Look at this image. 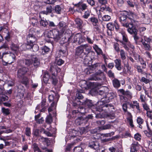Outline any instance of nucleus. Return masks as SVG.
Instances as JSON below:
<instances>
[{
	"mask_svg": "<svg viewBox=\"0 0 152 152\" xmlns=\"http://www.w3.org/2000/svg\"><path fill=\"white\" fill-rule=\"evenodd\" d=\"M133 18V14L130 12L129 14L127 21H126V15L123 13L121 14L119 19L120 21L123 26L125 27L128 28V32L131 34H133V23L132 22Z\"/></svg>",
	"mask_w": 152,
	"mask_h": 152,
	"instance_id": "nucleus-1",
	"label": "nucleus"
},
{
	"mask_svg": "<svg viewBox=\"0 0 152 152\" xmlns=\"http://www.w3.org/2000/svg\"><path fill=\"white\" fill-rule=\"evenodd\" d=\"M35 33L33 29H30L29 34L27 37V43L26 47L30 46L32 48L34 43H35L37 40V39L34 35Z\"/></svg>",
	"mask_w": 152,
	"mask_h": 152,
	"instance_id": "nucleus-2",
	"label": "nucleus"
},
{
	"mask_svg": "<svg viewBox=\"0 0 152 152\" xmlns=\"http://www.w3.org/2000/svg\"><path fill=\"white\" fill-rule=\"evenodd\" d=\"M104 77L103 72L100 70L96 72L93 75L92 77H89L88 79L90 80H100Z\"/></svg>",
	"mask_w": 152,
	"mask_h": 152,
	"instance_id": "nucleus-3",
	"label": "nucleus"
},
{
	"mask_svg": "<svg viewBox=\"0 0 152 152\" xmlns=\"http://www.w3.org/2000/svg\"><path fill=\"white\" fill-rule=\"evenodd\" d=\"M28 70V68L23 67L18 69L16 74L17 77L20 78L23 77Z\"/></svg>",
	"mask_w": 152,
	"mask_h": 152,
	"instance_id": "nucleus-4",
	"label": "nucleus"
},
{
	"mask_svg": "<svg viewBox=\"0 0 152 152\" xmlns=\"http://www.w3.org/2000/svg\"><path fill=\"white\" fill-rule=\"evenodd\" d=\"M75 7L77 8L76 10L79 12H81L87 9L88 6L86 4L83 3L82 2L80 1L77 4L74 5Z\"/></svg>",
	"mask_w": 152,
	"mask_h": 152,
	"instance_id": "nucleus-5",
	"label": "nucleus"
},
{
	"mask_svg": "<svg viewBox=\"0 0 152 152\" xmlns=\"http://www.w3.org/2000/svg\"><path fill=\"white\" fill-rule=\"evenodd\" d=\"M114 94L113 93H108L106 94L104 97L101 98V100L98 102L99 104H101L102 103H106L110 102V100L113 99L114 98Z\"/></svg>",
	"mask_w": 152,
	"mask_h": 152,
	"instance_id": "nucleus-6",
	"label": "nucleus"
},
{
	"mask_svg": "<svg viewBox=\"0 0 152 152\" xmlns=\"http://www.w3.org/2000/svg\"><path fill=\"white\" fill-rule=\"evenodd\" d=\"M5 54V57L9 63V64H11L14 62L15 60V54L12 53L6 52L3 53V55Z\"/></svg>",
	"mask_w": 152,
	"mask_h": 152,
	"instance_id": "nucleus-7",
	"label": "nucleus"
},
{
	"mask_svg": "<svg viewBox=\"0 0 152 152\" xmlns=\"http://www.w3.org/2000/svg\"><path fill=\"white\" fill-rule=\"evenodd\" d=\"M70 36L72 37L71 42L73 43H75L78 41V43H80L83 42L82 36L80 34H77L75 35L72 34Z\"/></svg>",
	"mask_w": 152,
	"mask_h": 152,
	"instance_id": "nucleus-8",
	"label": "nucleus"
},
{
	"mask_svg": "<svg viewBox=\"0 0 152 152\" xmlns=\"http://www.w3.org/2000/svg\"><path fill=\"white\" fill-rule=\"evenodd\" d=\"M134 57L136 61L140 62L141 64L142 65V68H145L146 66L145 61H144L143 59L140 57V56L134 53Z\"/></svg>",
	"mask_w": 152,
	"mask_h": 152,
	"instance_id": "nucleus-9",
	"label": "nucleus"
},
{
	"mask_svg": "<svg viewBox=\"0 0 152 152\" xmlns=\"http://www.w3.org/2000/svg\"><path fill=\"white\" fill-rule=\"evenodd\" d=\"M75 55L80 58H83L85 55L81 45L76 49Z\"/></svg>",
	"mask_w": 152,
	"mask_h": 152,
	"instance_id": "nucleus-10",
	"label": "nucleus"
},
{
	"mask_svg": "<svg viewBox=\"0 0 152 152\" xmlns=\"http://www.w3.org/2000/svg\"><path fill=\"white\" fill-rule=\"evenodd\" d=\"M105 103L104 102L102 103L101 104H99L98 102V104L99 105L96 107V110L99 112L104 111L105 112H108L107 104H105Z\"/></svg>",
	"mask_w": 152,
	"mask_h": 152,
	"instance_id": "nucleus-11",
	"label": "nucleus"
},
{
	"mask_svg": "<svg viewBox=\"0 0 152 152\" xmlns=\"http://www.w3.org/2000/svg\"><path fill=\"white\" fill-rule=\"evenodd\" d=\"M77 104L79 105H83L88 107H91L93 106V104L91 100L86 99L83 102L80 101L78 102Z\"/></svg>",
	"mask_w": 152,
	"mask_h": 152,
	"instance_id": "nucleus-12",
	"label": "nucleus"
},
{
	"mask_svg": "<svg viewBox=\"0 0 152 152\" xmlns=\"http://www.w3.org/2000/svg\"><path fill=\"white\" fill-rule=\"evenodd\" d=\"M31 60L35 68H37L40 65L39 61L36 56L32 55L31 56Z\"/></svg>",
	"mask_w": 152,
	"mask_h": 152,
	"instance_id": "nucleus-13",
	"label": "nucleus"
},
{
	"mask_svg": "<svg viewBox=\"0 0 152 152\" xmlns=\"http://www.w3.org/2000/svg\"><path fill=\"white\" fill-rule=\"evenodd\" d=\"M53 38L56 40H58L62 37V34L57 30L54 29L53 30Z\"/></svg>",
	"mask_w": 152,
	"mask_h": 152,
	"instance_id": "nucleus-14",
	"label": "nucleus"
},
{
	"mask_svg": "<svg viewBox=\"0 0 152 152\" xmlns=\"http://www.w3.org/2000/svg\"><path fill=\"white\" fill-rule=\"evenodd\" d=\"M53 38L56 40H58L62 37V34L57 30L54 29L53 30Z\"/></svg>",
	"mask_w": 152,
	"mask_h": 152,
	"instance_id": "nucleus-15",
	"label": "nucleus"
},
{
	"mask_svg": "<svg viewBox=\"0 0 152 152\" xmlns=\"http://www.w3.org/2000/svg\"><path fill=\"white\" fill-rule=\"evenodd\" d=\"M81 45L84 52V50H85V52H84L85 55L86 56L88 55L90 53L91 50V47L89 45L87 44L82 45Z\"/></svg>",
	"mask_w": 152,
	"mask_h": 152,
	"instance_id": "nucleus-16",
	"label": "nucleus"
},
{
	"mask_svg": "<svg viewBox=\"0 0 152 152\" xmlns=\"http://www.w3.org/2000/svg\"><path fill=\"white\" fill-rule=\"evenodd\" d=\"M24 64H25L26 66H29L32 64V61L29 59H25L23 60H19L18 62V64L19 66L23 65Z\"/></svg>",
	"mask_w": 152,
	"mask_h": 152,
	"instance_id": "nucleus-17",
	"label": "nucleus"
},
{
	"mask_svg": "<svg viewBox=\"0 0 152 152\" xmlns=\"http://www.w3.org/2000/svg\"><path fill=\"white\" fill-rule=\"evenodd\" d=\"M52 7L50 5L47 6L46 8V10L42 11L40 12V15L39 16V17L41 18V14H45L48 15L52 12Z\"/></svg>",
	"mask_w": 152,
	"mask_h": 152,
	"instance_id": "nucleus-18",
	"label": "nucleus"
},
{
	"mask_svg": "<svg viewBox=\"0 0 152 152\" xmlns=\"http://www.w3.org/2000/svg\"><path fill=\"white\" fill-rule=\"evenodd\" d=\"M114 26L115 24L112 23H109L107 24V27L108 29L107 32L108 35H111V31L114 30Z\"/></svg>",
	"mask_w": 152,
	"mask_h": 152,
	"instance_id": "nucleus-19",
	"label": "nucleus"
},
{
	"mask_svg": "<svg viewBox=\"0 0 152 152\" xmlns=\"http://www.w3.org/2000/svg\"><path fill=\"white\" fill-rule=\"evenodd\" d=\"M83 62L85 64L87 65H89L90 64H91L92 61V59L88 56L85 55L84 57Z\"/></svg>",
	"mask_w": 152,
	"mask_h": 152,
	"instance_id": "nucleus-20",
	"label": "nucleus"
},
{
	"mask_svg": "<svg viewBox=\"0 0 152 152\" xmlns=\"http://www.w3.org/2000/svg\"><path fill=\"white\" fill-rule=\"evenodd\" d=\"M64 37L62 38V40L64 42V43L68 42V43L71 42L72 36H69L67 33H65L64 34Z\"/></svg>",
	"mask_w": 152,
	"mask_h": 152,
	"instance_id": "nucleus-21",
	"label": "nucleus"
},
{
	"mask_svg": "<svg viewBox=\"0 0 152 152\" xmlns=\"http://www.w3.org/2000/svg\"><path fill=\"white\" fill-rule=\"evenodd\" d=\"M135 107L137 109L136 113H140L142 112V109L140 108L139 103L136 101H134V108Z\"/></svg>",
	"mask_w": 152,
	"mask_h": 152,
	"instance_id": "nucleus-22",
	"label": "nucleus"
},
{
	"mask_svg": "<svg viewBox=\"0 0 152 152\" xmlns=\"http://www.w3.org/2000/svg\"><path fill=\"white\" fill-rule=\"evenodd\" d=\"M135 26L136 27V28L137 29L138 31L139 30V31L140 33H141V31H144L146 30V28L145 27H142L141 28L139 27V23L138 22H136L134 20V27L135 26Z\"/></svg>",
	"mask_w": 152,
	"mask_h": 152,
	"instance_id": "nucleus-23",
	"label": "nucleus"
},
{
	"mask_svg": "<svg viewBox=\"0 0 152 152\" xmlns=\"http://www.w3.org/2000/svg\"><path fill=\"white\" fill-rule=\"evenodd\" d=\"M86 120L83 117H78L75 120V123L77 125H80L86 121Z\"/></svg>",
	"mask_w": 152,
	"mask_h": 152,
	"instance_id": "nucleus-24",
	"label": "nucleus"
},
{
	"mask_svg": "<svg viewBox=\"0 0 152 152\" xmlns=\"http://www.w3.org/2000/svg\"><path fill=\"white\" fill-rule=\"evenodd\" d=\"M115 63V67L118 70L121 69V60L119 59H116L114 61Z\"/></svg>",
	"mask_w": 152,
	"mask_h": 152,
	"instance_id": "nucleus-25",
	"label": "nucleus"
},
{
	"mask_svg": "<svg viewBox=\"0 0 152 152\" xmlns=\"http://www.w3.org/2000/svg\"><path fill=\"white\" fill-rule=\"evenodd\" d=\"M135 69L137 70L139 73H140L141 74H143L144 72L143 69L144 68H142V66L141 67L140 66L135 64L134 66Z\"/></svg>",
	"mask_w": 152,
	"mask_h": 152,
	"instance_id": "nucleus-26",
	"label": "nucleus"
},
{
	"mask_svg": "<svg viewBox=\"0 0 152 152\" xmlns=\"http://www.w3.org/2000/svg\"><path fill=\"white\" fill-rule=\"evenodd\" d=\"M93 48L98 55L102 54L103 53L102 50L99 48L97 45H94L93 46Z\"/></svg>",
	"mask_w": 152,
	"mask_h": 152,
	"instance_id": "nucleus-27",
	"label": "nucleus"
},
{
	"mask_svg": "<svg viewBox=\"0 0 152 152\" xmlns=\"http://www.w3.org/2000/svg\"><path fill=\"white\" fill-rule=\"evenodd\" d=\"M58 26L60 29L62 30L63 31L65 30L67 28L65 23L63 21L60 22L58 25Z\"/></svg>",
	"mask_w": 152,
	"mask_h": 152,
	"instance_id": "nucleus-28",
	"label": "nucleus"
},
{
	"mask_svg": "<svg viewBox=\"0 0 152 152\" xmlns=\"http://www.w3.org/2000/svg\"><path fill=\"white\" fill-rule=\"evenodd\" d=\"M138 30L136 28V27L135 26H135H134V39L135 41L138 38H140L137 35V32Z\"/></svg>",
	"mask_w": 152,
	"mask_h": 152,
	"instance_id": "nucleus-29",
	"label": "nucleus"
},
{
	"mask_svg": "<svg viewBox=\"0 0 152 152\" xmlns=\"http://www.w3.org/2000/svg\"><path fill=\"white\" fill-rule=\"evenodd\" d=\"M51 79L52 84L54 85H56L58 81L57 77L55 75L52 74Z\"/></svg>",
	"mask_w": 152,
	"mask_h": 152,
	"instance_id": "nucleus-30",
	"label": "nucleus"
},
{
	"mask_svg": "<svg viewBox=\"0 0 152 152\" xmlns=\"http://www.w3.org/2000/svg\"><path fill=\"white\" fill-rule=\"evenodd\" d=\"M113 83L114 86L115 88H118L120 86L119 81L116 78L113 80Z\"/></svg>",
	"mask_w": 152,
	"mask_h": 152,
	"instance_id": "nucleus-31",
	"label": "nucleus"
},
{
	"mask_svg": "<svg viewBox=\"0 0 152 152\" xmlns=\"http://www.w3.org/2000/svg\"><path fill=\"white\" fill-rule=\"evenodd\" d=\"M97 95L98 97L100 98L101 100V98L104 97L106 96V94L103 91L99 90L98 91Z\"/></svg>",
	"mask_w": 152,
	"mask_h": 152,
	"instance_id": "nucleus-32",
	"label": "nucleus"
},
{
	"mask_svg": "<svg viewBox=\"0 0 152 152\" xmlns=\"http://www.w3.org/2000/svg\"><path fill=\"white\" fill-rule=\"evenodd\" d=\"M75 21L79 28H80L83 23L82 20L80 18H77L75 20Z\"/></svg>",
	"mask_w": 152,
	"mask_h": 152,
	"instance_id": "nucleus-33",
	"label": "nucleus"
},
{
	"mask_svg": "<svg viewBox=\"0 0 152 152\" xmlns=\"http://www.w3.org/2000/svg\"><path fill=\"white\" fill-rule=\"evenodd\" d=\"M142 44L143 45L145 50H149L151 48V46L147 42L146 43L145 41H142Z\"/></svg>",
	"mask_w": 152,
	"mask_h": 152,
	"instance_id": "nucleus-34",
	"label": "nucleus"
},
{
	"mask_svg": "<svg viewBox=\"0 0 152 152\" xmlns=\"http://www.w3.org/2000/svg\"><path fill=\"white\" fill-rule=\"evenodd\" d=\"M142 136L139 133H137L135 134L134 137V138L137 141H140L141 140Z\"/></svg>",
	"mask_w": 152,
	"mask_h": 152,
	"instance_id": "nucleus-35",
	"label": "nucleus"
},
{
	"mask_svg": "<svg viewBox=\"0 0 152 152\" xmlns=\"http://www.w3.org/2000/svg\"><path fill=\"white\" fill-rule=\"evenodd\" d=\"M83 98V96L82 94L80 92H78L76 94L75 99V100H77V104L78 103V102L79 101H77V99L79 100L81 99H82Z\"/></svg>",
	"mask_w": 152,
	"mask_h": 152,
	"instance_id": "nucleus-36",
	"label": "nucleus"
},
{
	"mask_svg": "<svg viewBox=\"0 0 152 152\" xmlns=\"http://www.w3.org/2000/svg\"><path fill=\"white\" fill-rule=\"evenodd\" d=\"M11 50L14 51H17L19 50V46L17 45L12 43L10 46Z\"/></svg>",
	"mask_w": 152,
	"mask_h": 152,
	"instance_id": "nucleus-37",
	"label": "nucleus"
},
{
	"mask_svg": "<svg viewBox=\"0 0 152 152\" xmlns=\"http://www.w3.org/2000/svg\"><path fill=\"white\" fill-rule=\"evenodd\" d=\"M20 79H22L21 81L22 83L26 86L27 85L28 83V79L27 77L24 76L23 77L20 78Z\"/></svg>",
	"mask_w": 152,
	"mask_h": 152,
	"instance_id": "nucleus-38",
	"label": "nucleus"
},
{
	"mask_svg": "<svg viewBox=\"0 0 152 152\" xmlns=\"http://www.w3.org/2000/svg\"><path fill=\"white\" fill-rule=\"evenodd\" d=\"M50 78V75L48 73H46L43 76V80L44 83H47L48 82Z\"/></svg>",
	"mask_w": 152,
	"mask_h": 152,
	"instance_id": "nucleus-39",
	"label": "nucleus"
},
{
	"mask_svg": "<svg viewBox=\"0 0 152 152\" xmlns=\"http://www.w3.org/2000/svg\"><path fill=\"white\" fill-rule=\"evenodd\" d=\"M120 55L122 59L124 60L126 58V54L123 50L120 51Z\"/></svg>",
	"mask_w": 152,
	"mask_h": 152,
	"instance_id": "nucleus-40",
	"label": "nucleus"
},
{
	"mask_svg": "<svg viewBox=\"0 0 152 152\" xmlns=\"http://www.w3.org/2000/svg\"><path fill=\"white\" fill-rule=\"evenodd\" d=\"M2 113L6 115H9L10 113V110L8 108H5L4 107H2L1 109Z\"/></svg>",
	"mask_w": 152,
	"mask_h": 152,
	"instance_id": "nucleus-41",
	"label": "nucleus"
},
{
	"mask_svg": "<svg viewBox=\"0 0 152 152\" xmlns=\"http://www.w3.org/2000/svg\"><path fill=\"white\" fill-rule=\"evenodd\" d=\"M52 121L53 120L51 114L50 113L48 115L46 118V121L47 123L50 124L52 122Z\"/></svg>",
	"mask_w": 152,
	"mask_h": 152,
	"instance_id": "nucleus-42",
	"label": "nucleus"
},
{
	"mask_svg": "<svg viewBox=\"0 0 152 152\" xmlns=\"http://www.w3.org/2000/svg\"><path fill=\"white\" fill-rule=\"evenodd\" d=\"M46 36L48 38H53V30L49 31H46L45 32Z\"/></svg>",
	"mask_w": 152,
	"mask_h": 152,
	"instance_id": "nucleus-43",
	"label": "nucleus"
},
{
	"mask_svg": "<svg viewBox=\"0 0 152 152\" xmlns=\"http://www.w3.org/2000/svg\"><path fill=\"white\" fill-rule=\"evenodd\" d=\"M73 136H80L83 134V132H81L80 131L73 130L72 131Z\"/></svg>",
	"mask_w": 152,
	"mask_h": 152,
	"instance_id": "nucleus-44",
	"label": "nucleus"
},
{
	"mask_svg": "<svg viewBox=\"0 0 152 152\" xmlns=\"http://www.w3.org/2000/svg\"><path fill=\"white\" fill-rule=\"evenodd\" d=\"M142 105L144 110H146L147 112L150 111L149 106L145 102L144 103H142Z\"/></svg>",
	"mask_w": 152,
	"mask_h": 152,
	"instance_id": "nucleus-45",
	"label": "nucleus"
},
{
	"mask_svg": "<svg viewBox=\"0 0 152 152\" xmlns=\"http://www.w3.org/2000/svg\"><path fill=\"white\" fill-rule=\"evenodd\" d=\"M74 152H84V150L80 146H77L74 149Z\"/></svg>",
	"mask_w": 152,
	"mask_h": 152,
	"instance_id": "nucleus-46",
	"label": "nucleus"
},
{
	"mask_svg": "<svg viewBox=\"0 0 152 152\" xmlns=\"http://www.w3.org/2000/svg\"><path fill=\"white\" fill-rule=\"evenodd\" d=\"M32 48H31L30 46H28L26 47V48L28 49L32 48L33 49V51L34 52L38 50V46L37 45L35 44V43H34V44H33V46H32Z\"/></svg>",
	"mask_w": 152,
	"mask_h": 152,
	"instance_id": "nucleus-47",
	"label": "nucleus"
},
{
	"mask_svg": "<svg viewBox=\"0 0 152 152\" xmlns=\"http://www.w3.org/2000/svg\"><path fill=\"white\" fill-rule=\"evenodd\" d=\"M111 126L110 124L105 125L99 127V129L101 130L109 129L111 128Z\"/></svg>",
	"mask_w": 152,
	"mask_h": 152,
	"instance_id": "nucleus-48",
	"label": "nucleus"
},
{
	"mask_svg": "<svg viewBox=\"0 0 152 152\" xmlns=\"http://www.w3.org/2000/svg\"><path fill=\"white\" fill-rule=\"evenodd\" d=\"M99 66H100V64L99 63H96L93 65H92V66L90 68V69L89 70H88V71L89 72V73H92V72L91 71V70H94V69H95L98 67Z\"/></svg>",
	"mask_w": 152,
	"mask_h": 152,
	"instance_id": "nucleus-49",
	"label": "nucleus"
},
{
	"mask_svg": "<svg viewBox=\"0 0 152 152\" xmlns=\"http://www.w3.org/2000/svg\"><path fill=\"white\" fill-rule=\"evenodd\" d=\"M40 23L41 25L45 27H46L48 25V23L46 20L44 19H41L40 21Z\"/></svg>",
	"mask_w": 152,
	"mask_h": 152,
	"instance_id": "nucleus-50",
	"label": "nucleus"
},
{
	"mask_svg": "<svg viewBox=\"0 0 152 152\" xmlns=\"http://www.w3.org/2000/svg\"><path fill=\"white\" fill-rule=\"evenodd\" d=\"M90 20L93 25H96L98 23V19L94 17H92L90 18Z\"/></svg>",
	"mask_w": 152,
	"mask_h": 152,
	"instance_id": "nucleus-51",
	"label": "nucleus"
},
{
	"mask_svg": "<svg viewBox=\"0 0 152 152\" xmlns=\"http://www.w3.org/2000/svg\"><path fill=\"white\" fill-rule=\"evenodd\" d=\"M101 19L104 21H107L111 19V17L109 15H105L102 17Z\"/></svg>",
	"mask_w": 152,
	"mask_h": 152,
	"instance_id": "nucleus-52",
	"label": "nucleus"
},
{
	"mask_svg": "<svg viewBox=\"0 0 152 152\" xmlns=\"http://www.w3.org/2000/svg\"><path fill=\"white\" fill-rule=\"evenodd\" d=\"M91 12L89 10L85 12L84 15H83V17L85 19H87L90 15Z\"/></svg>",
	"mask_w": 152,
	"mask_h": 152,
	"instance_id": "nucleus-53",
	"label": "nucleus"
},
{
	"mask_svg": "<svg viewBox=\"0 0 152 152\" xmlns=\"http://www.w3.org/2000/svg\"><path fill=\"white\" fill-rule=\"evenodd\" d=\"M55 11L58 14H60L61 12V8L59 5H57L55 7Z\"/></svg>",
	"mask_w": 152,
	"mask_h": 152,
	"instance_id": "nucleus-54",
	"label": "nucleus"
},
{
	"mask_svg": "<svg viewBox=\"0 0 152 152\" xmlns=\"http://www.w3.org/2000/svg\"><path fill=\"white\" fill-rule=\"evenodd\" d=\"M109 149L111 152H121L118 148H115L113 147H110Z\"/></svg>",
	"mask_w": 152,
	"mask_h": 152,
	"instance_id": "nucleus-55",
	"label": "nucleus"
},
{
	"mask_svg": "<svg viewBox=\"0 0 152 152\" xmlns=\"http://www.w3.org/2000/svg\"><path fill=\"white\" fill-rule=\"evenodd\" d=\"M50 50V49L47 46H45L42 48V53L44 54L48 52Z\"/></svg>",
	"mask_w": 152,
	"mask_h": 152,
	"instance_id": "nucleus-56",
	"label": "nucleus"
},
{
	"mask_svg": "<svg viewBox=\"0 0 152 152\" xmlns=\"http://www.w3.org/2000/svg\"><path fill=\"white\" fill-rule=\"evenodd\" d=\"M54 105L55 104H54V102H52L51 104V106L48 108V111L49 113L55 109L56 106H55L54 107Z\"/></svg>",
	"mask_w": 152,
	"mask_h": 152,
	"instance_id": "nucleus-57",
	"label": "nucleus"
},
{
	"mask_svg": "<svg viewBox=\"0 0 152 152\" xmlns=\"http://www.w3.org/2000/svg\"><path fill=\"white\" fill-rule=\"evenodd\" d=\"M137 122L138 124H142L144 123V120L140 117L137 118Z\"/></svg>",
	"mask_w": 152,
	"mask_h": 152,
	"instance_id": "nucleus-58",
	"label": "nucleus"
},
{
	"mask_svg": "<svg viewBox=\"0 0 152 152\" xmlns=\"http://www.w3.org/2000/svg\"><path fill=\"white\" fill-rule=\"evenodd\" d=\"M38 140L42 142H47L48 141V138H44L43 137L40 135L38 138Z\"/></svg>",
	"mask_w": 152,
	"mask_h": 152,
	"instance_id": "nucleus-59",
	"label": "nucleus"
},
{
	"mask_svg": "<svg viewBox=\"0 0 152 152\" xmlns=\"http://www.w3.org/2000/svg\"><path fill=\"white\" fill-rule=\"evenodd\" d=\"M127 119L128 122L129 123L130 126L132 127H133V124H132V115H131L130 117L128 118Z\"/></svg>",
	"mask_w": 152,
	"mask_h": 152,
	"instance_id": "nucleus-60",
	"label": "nucleus"
},
{
	"mask_svg": "<svg viewBox=\"0 0 152 152\" xmlns=\"http://www.w3.org/2000/svg\"><path fill=\"white\" fill-rule=\"evenodd\" d=\"M114 133L113 132H112L110 133H107L105 134H102L101 135L102 136H103V137H111V135H114Z\"/></svg>",
	"mask_w": 152,
	"mask_h": 152,
	"instance_id": "nucleus-61",
	"label": "nucleus"
},
{
	"mask_svg": "<svg viewBox=\"0 0 152 152\" xmlns=\"http://www.w3.org/2000/svg\"><path fill=\"white\" fill-rule=\"evenodd\" d=\"M113 47L115 50L117 52H118L120 50L119 48V45L117 43H115L113 45Z\"/></svg>",
	"mask_w": 152,
	"mask_h": 152,
	"instance_id": "nucleus-62",
	"label": "nucleus"
},
{
	"mask_svg": "<svg viewBox=\"0 0 152 152\" xmlns=\"http://www.w3.org/2000/svg\"><path fill=\"white\" fill-rule=\"evenodd\" d=\"M115 138L114 137H113L111 138H107V139H101V141L102 142H107L113 140H115Z\"/></svg>",
	"mask_w": 152,
	"mask_h": 152,
	"instance_id": "nucleus-63",
	"label": "nucleus"
},
{
	"mask_svg": "<svg viewBox=\"0 0 152 152\" xmlns=\"http://www.w3.org/2000/svg\"><path fill=\"white\" fill-rule=\"evenodd\" d=\"M32 146L33 147V148L35 152L39 151V150L38 145L36 143H34L32 145Z\"/></svg>",
	"mask_w": 152,
	"mask_h": 152,
	"instance_id": "nucleus-64",
	"label": "nucleus"
}]
</instances>
